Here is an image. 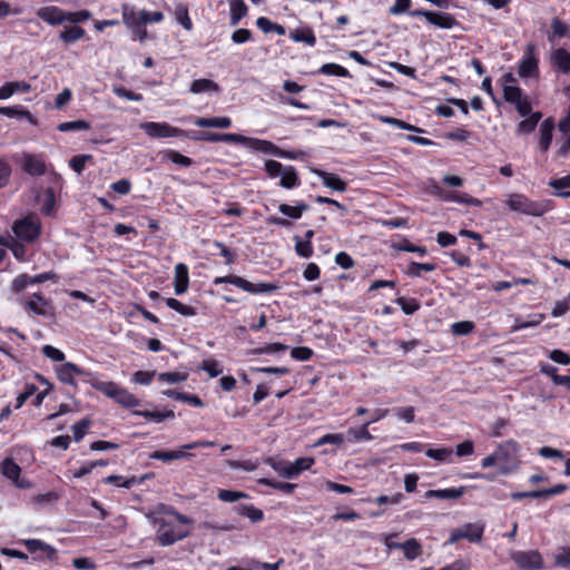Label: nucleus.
I'll list each match as a JSON object with an SVG mask.
<instances>
[{
	"label": "nucleus",
	"mask_w": 570,
	"mask_h": 570,
	"mask_svg": "<svg viewBox=\"0 0 570 570\" xmlns=\"http://www.w3.org/2000/svg\"><path fill=\"white\" fill-rule=\"evenodd\" d=\"M199 368L207 372L210 377H216L223 373L219 362L213 358L204 360Z\"/></svg>",
	"instance_id": "nucleus-56"
},
{
	"label": "nucleus",
	"mask_w": 570,
	"mask_h": 570,
	"mask_svg": "<svg viewBox=\"0 0 570 570\" xmlns=\"http://www.w3.org/2000/svg\"><path fill=\"white\" fill-rule=\"evenodd\" d=\"M0 472L1 474L14 482L21 475V468L14 462L12 458H6L0 463Z\"/></svg>",
	"instance_id": "nucleus-29"
},
{
	"label": "nucleus",
	"mask_w": 570,
	"mask_h": 570,
	"mask_svg": "<svg viewBox=\"0 0 570 570\" xmlns=\"http://www.w3.org/2000/svg\"><path fill=\"white\" fill-rule=\"evenodd\" d=\"M543 320H544L543 314H532L529 316L528 321L517 317L514 320V324L511 327V331L517 332V331H521V330H524L528 327L538 326L539 324H541L543 322Z\"/></svg>",
	"instance_id": "nucleus-41"
},
{
	"label": "nucleus",
	"mask_w": 570,
	"mask_h": 570,
	"mask_svg": "<svg viewBox=\"0 0 570 570\" xmlns=\"http://www.w3.org/2000/svg\"><path fill=\"white\" fill-rule=\"evenodd\" d=\"M550 61L553 69L564 75L570 73V52L564 48L554 49L551 52Z\"/></svg>",
	"instance_id": "nucleus-19"
},
{
	"label": "nucleus",
	"mask_w": 570,
	"mask_h": 570,
	"mask_svg": "<svg viewBox=\"0 0 570 570\" xmlns=\"http://www.w3.org/2000/svg\"><path fill=\"white\" fill-rule=\"evenodd\" d=\"M523 96V91L515 85H503V98L507 102H515Z\"/></svg>",
	"instance_id": "nucleus-57"
},
{
	"label": "nucleus",
	"mask_w": 570,
	"mask_h": 570,
	"mask_svg": "<svg viewBox=\"0 0 570 570\" xmlns=\"http://www.w3.org/2000/svg\"><path fill=\"white\" fill-rule=\"evenodd\" d=\"M188 284H189L188 267L185 264L179 263L175 266L174 286H175L176 295L184 294L188 288Z\"/></svg>",
	"instance_id": "nucleus-22"
},
{
	"label": "nucleus",
	"mask_w": 570,
	"mask_h": 570,
	"mask_svg": "<svg viewBox=\"0 0 570 570\" xmlns=\"http://www.w3.org/2000/svg\"><path fill=\"white\" fill-rule=\"evenodd\" d=\"M436 265L432 263H416L411 262L405 271V274L410 277H421L422 272L430 273L435 271Z\"/></svg>",
	"instance_id": "nucleus-42"
},
{
	"label": "nucleus",
	"mask_w": 570,
	"mask_h": 570,
	"mask_svg": "<svg viewBox=\"0 0 570 570\" xmlns=\"http://www.w3.org/2000/svg\"><path fill=\"white\" fill-rule=\"evenodd\" d=\"M92 160L91 155H77L69 160V166L77 173L81 174L86 167V163Z\"/></svg>",
	"instance_id": "nucleus-61"
},
{
	"label": "nucleus",
	"mask_w": 570,
	"mask_h": 570,
	"mask_svg": "<svg viewBox=\"0 0 570 570\" xmlns=\"http://www.w3.org/2000/svg\"><path fill=\"white\" fill-rule=\"evenodd\" d=\"M166 305L183 316H195L197 314V311L195 307H193L190 305H186V304L181 303L180 301L173 298V297L166 298Z\"/></svg>",
	"instance_id": "nucleus-44"
},
{
	"label": "nucleus",
	"mask_w": 570,
	"mask_h": 570,
	"mask_svg": "<svg viewBox=\"0 0 570 570\" xmlns=\"http://www.w3.org/2000/svg\"><path fill=\"white\" fill-rule=\"evenodd\" d=\"M474 330V323L471 321L455 322L451 325V331L454 335H468Z\"/></svg>",
	"instance_id": "nucleus-60"
},
{
	"label": "nucleus",
	"mask_w": 570,
	"mask_h": 570,
	"mask_svg": "<svg viewBox=\"0 0 570 570\" xmlns=\"http://www.w3.org/2000/svg\"><path fill=\"white\" fill-rule=\"evenodd\" d=\"M396 303L406 315L414 314L420 308V303L415 298L399 297Z\"/></svg>",
	"instance_id": "nucleus-59"
},
{
	"label": "nucleus",
	"mask_w": 570,
	"mask_h": 570,
	"mask_svg": "<svg viewBox=\"0 0 570 570\" xmlns=\"http://www.w3.org/2000/svg\"><path fill=\"white\" fill-rule=\"evenodd\" d=\"M541 118H542V112H540V111H535V112L531 114L530 116H527L525 119L521 120L518 124L517 131L519 134L532 132L535 129V127Z\"/></svg>",
	"instance_id": "nucleus-39"
},
{
	"label": "nucleus",
	"mask_w": 570,
	"mask_h": 570,
	"mask_svg": "<svg viewBox=\"0 0 570 570\" xmlns=\"http://www.w3.org/2000/svg\"><path fill=\"white\" fill-rule=\"evenodd\" d=\"M191 456L190 453L187 452L185 449L180 450H171V451H154L149 454V459L151 460H159L163 462H170L174 460H180L185 458Z\"/></svg>",
	"instance_id": "nucleus-26"
},
{
	"label": "nucleus",
	"mask_w": 570,
	"mask_h": 570,
	"mask_svg": "<svg viewBox=\"0 0 570 570\" xmlns=\"http://www.w3.org/2000/svg\"><path fill=\"white\" fill-rule=\"evenodd\" d=\"M257 482L262 485L272 487V488H274L278 491H282L286 494H292L294 492L295 488L297 487L294 483L279 482V481H275V480H272L268 478H261V479H258Z\"/></svg>",
	"instance_id": "nucleus-46"
},
{
	"label": "nucleus",
	"mask_w": 570,
	"mask_h": 570,
	"mask_svg": "<svg viewBox=\"0 0 570 570\" xmlns=\"http://www.w3.org/2000/svg\"><path fill=\"white\" fill-rule=\"evenodd\" d=\"M520 444L514 440L500 443L495 450L499 462V473L508 475L519 469Z\"/></svg>",
	"instance_id": "nucleus-3"
},
{
	"label": "nucleus",
	"mask_w": 570,
	"mask_h": 570,
	"mask_svg": "<svg viewBox=\"0 0 570 570\" xmlns=\"http://www.w3.org/2000/svg\"><path fill=\"white\" fill-rule=\"evenodd\" d=\"M268 465L272 466L281 476L287 479V472L291 471L289 462L285 460H276L274 458H268L265 461Z\"/></svg>",
	"instance_id": "nucleus-58"
},
{
	"label": "nucleus",
	"mask_w": 570,
	"mask_h": 570,
	"mask_svg": "<svg viewBox=\"0 0 570 570\" xmlns=\"http://www.w3.org/2000/svg\"><path fill=\"white\" fill-rule=\"evenodd\" d=\"M453 450L451 448L428 449L425 455L439 462H451Z\"/></svg>",
	"instance_id": "nucleus-47"
},
{
	"label": "nucleus",
	"mask_w": 570,
	"mask_h": 570,
	"mask_svg": "<svg viewBox=\"0 0 570 570\" xmlns=\"http://www.w3.org/2000/svg\"><path fill=\"white\" fill-rule=\"evenodd\" d=\"M139 127L151 138L179 137L184 134L181 129L173 127L167 122L146 121L141 122Z\"/></svg>",
	"instance_id": "nucleus-11"
},
{
	"label": "nucleus",
	"mask_w": 570,
	"mask_h": 570,
	"mask_svg": "<svg viewBox=\"0 0 570 570\" xmlns=\"http://www.w3.org/2000/svg\"><path fill=\"white\" fill-rule=\"evenodd\" d=\"M511 560L521 570H540L543 567V559L537 550L513 551Z\"/></svg>",
	"instance_id": "nucleus-10"
},
{
	"label": "nucleus",
	"mask_w": 570,
	"mask_h": 570,
	"mask_svg": "<svg viewBox=\"0 0 570 570\" xmlns=\"http://www.w3.org/2000/svg\"><path fill=\"white\" fill-rule=\"evenodd\" d=\"M214 285L232 284L236 287L249 293V294H262L272 293L278 289V285L274 283H257L254 284L238 275L219 276L213 281Z\"/></svg>",
	"instance_id": "nucleus-4"
},
{
	"label": "nucleus",
	"mask_w": 570,
	"mask_h": 570,
	"mask_svg": "<svg viewBox=\"0 0 570 570\" xmlns=\"http://www.w3.org/2000/svg\"><path fill=\"white\" fill-rule=\"evenodd\" d=\"M483 531L484 525L480 523H465L462 527L451 530L450 538L445 544H454L462 539L470 542H479L482 539Z\"/></svg>",
	"instance_id": "nucleus-6"
},
{
	"label": "nucleus",
	"mask_w": 570,
	"mask_h": 570,
	"mask_svg": "<svg viewBox=\"0 0 570 570\" xmlns=\"http://www.w3.org/2000/svg\"><path fill=\"white\" fill-rule=\"evenodd\" d=\"M12 230L16 236L24 242L35 240L40 234V223L36 216H27L17 220Z\"/></svg>",
	"instance_id": "nucleus-7"
},
{
	"label": "nucleus",
	"mask_w": 570,
	"mask_h": 570,
	"mask_svg": "<svg viewBox=\"0 0 570 570\" xmlns=\"http://www.w3.org/2000/svg\"><path fill=\"white\" fill-rule=\"evenodd\" d=\"M217 498L223 502H236L240 499L248 498V494L243 491L225 490L222 489L217 493Z\"/></svg>",
	"instance_id": "nucleus-54"
},
{
	"label": "nucleus",
	"mask_w": 570,
	"mask_h": 570,
	"mask_svg": "<svg viewBox=\"0 0 570 570\" xmlns=\"http://www.w3.org/2000/svg\"><path fill=\"white\" fill-rule=\"evenodd\" d=\"M548 185L554 189V195L562 198L570 197V174L560 178L550 179Z\"/></svg>",
	"instance_id": "nucleus-32"
},
{
	"label": "nucleus",
	"mask_w": 570,
	"mask_h": 570,
	"mask_svg": "<svg viewBox=\"0 0 570 570\" xmlns=\"http://www.w3.org/2000/svg\"><path fill=\"white\" fill-rule=\"evenodd\" d=\"M412 17H424L426 21L441 29H451L459 24L454 16L446 12H435L423 9H417L409 12Z\"/></svg>",
	"instance_id": "nucleus-9"
},
{
	"label": "nucleus",
	"mask_w": 570,
	"mask_h": 570,
	"mask_svg": "<svg viewBox=\"0 0 570 570\" xmlns=\"http://www.w3.org/2000/svg\"><path fill=\"white\" fill-rule=\"evenodd\" d=\"M247 14V6L243 0H232L230 2V24L236 26L239 20Z\"/></svg>",
	"instance_id": "nucleus-43"
},
{
	"label": "nucleus",
	"mask_w": 570,
	"mask_h": 570,
	"mask_svg": "<svg viewBox=\"0 0 570 570\" xmlns=\"http://www.w3.org/2000/svg\"><path fill=\"white\" fill-rule=\"evenodd\" d=\"M86 36L85 29L78 26L66 27L59 35L60 40L65 43H73Z\"/></svg>",
	"instance_id": "nucleus-38"
},
{
	"label": "nucleus",
	"mask_w": 570,
	"mask_h": 570,
	"mask_svg": "<svg viewBox=\"0 0 570 570\" xmlns=\"http://www.w3.org/2000/svg\"><path fill=\"white\" fill-rule=\"evenodd\" d=\"M296 254L303 258H309L313 255L312 242L303 240L299 236L294 237Z\"/></svg>",
	"instance_id": "nucleus-53"
},
{
	"label": "nucleus",
	"mask_w": 570,
	"mask_h": 570,
	"mask_svg": "<svg viewBox=\"0 0 570 570\" xmlns=\"http://www.w3.org/2000/svg\"><path fill=\"white\" fill-rule=\"evenodd\" d=\"M395 548L402 549L403 552H404V557L407 560H414V559H416L422 553V546L414 538L409 539V540H406L403 543L396 544Z\"/></svg>",
	"instance_id": "nucleus-31"
},
{
	"label": "nucleus",
	"mask_w": 570,
	"mask_h": 570,
	"mask_svg": "<svg viewBox=\"0 0 570 570\" xmlns=\"http://www.w3.org/2000/svg\"><path fill=\"white\" fill-rule=\"evenodd\" d=\"M434 194L436 196H439L442 200H445V202H453V203L463 204L466 206H474V207L482 206V202L480 199L474 198L466 193L444 190V189L435 186Z\"/></svg>",
	"instance_id": "nucleus-13"
},
{
	"label": "nucleus",
	"mask_w": 570,
	"mask_h": 570,
	"mask_svg": "<svg viewBox=\"0 0 570 570\" xmlns=\"http://www.w3.org/2000/svg\"><path fill=\"white\" fill-rule=\"evenodd\" d=\"M518 73L521 78H537L539 76V59L534 43H528L520 60Z\"/></svg>",
	"instance_id": "nucleus-5"
},
{
	"label": "nucleus",
	"mask_w": 570,
	"mask_h": 570,
	"mask_svg": "<svg viewBox=\"0 0 570 570\" xmlns=\"http://www.w3.org/2000/svg\"><path fill=\"white\" fill-rule=\"evenodd\" d=\"M307 209L308 205L305 202H297L295 206L288 204H281L278 206L279 213L292 219L301 218L303 213L306 212Z\"/></svg>",
	"instance_id": "nucleus-33"
},
{
	"label": "nucleus",
	"mask_w": 570,
	"mask_h": 570,
	"mask_svg": "<svg viewBox=\"0 0 570 570\" xmlns=\"http://www.w3.org/2000/svg\"><path fill=\"white\" fill-rule=\"evenodd\" d=\"M289 37L295 42H304L311 47L315 46L316 43L314 31L308 27L293 30Z\"/></svg>",
	"instance_id": "nucleus-35"
},
{
	"label": "nucleus",
	"mask_w": 570,
	"mask_h": 570,
	"mask_svg": "<svg viewBox=\"0 0 570 570\" xmlns=\"http://www.w3.org/2000/svg\"><path fill=\"white\" fill-rule=\"evenodd\" d=\"M194 124L200 128H229L232 126V120L229 117H197L194 120Z\"/></svg>",
	"instance_id": "nucleus-25"
},
{
	"label": "nucleus",
	"mask_w": 570,
	"mask_h": 570,
	"mask_svg": "<svg viewBox=\"0 0 570 570\" xmlns=\"http://www.w3.org/2000/svg\"><path fill=\"white\" fill-rule=\"evenodd\" d=\"M248 147L264 153L276 156L278 147L274 145L272 141L257 139V138H248Z\"/></svg>",
	"instance_id": "nucleus-40"
},
{
	"label": "nucleus",
	"mask_w": 570,
	"mask_h": 570,
	"mask_svg": "<svg viewBox=\"0 0 570 570\" xmlns=\"http://www.w3.org/2000/svg\"><path fill=\"white\" fill-rule=\"evenodd\" d=\"M56 278L57 275L53 272H45L33 276L28 274H20L12 281L11 289L18 294L23 292L29 285L40 284L47 281H53Z\"/></svg>",
	"instance_id": "nucleus-12"
},
{
	"label": "nucleus",
	"mask_w": 570,
	"mask_h": 570,
	"mask_svg": "<svg viewBox=\"0 0 570 570\" xmlns=\"http://www.w3.org/2000/svg\"><path fill=\"white\" fill-rule=\"evenodd\" d=\"M23 544L28 552L31 554H37V558L39 559H47L50 561L57 559V550L39 539L24 540Z\"/></svg>",
	"instance_id": "nucleus-14"
},
{
	"label": "nucleus",
	"mask_w": 570,
	"mask_h": 570,
	"mask_svg": "<svg viewBox=\"0 0 570 570\" xmlns=\"http://www.w3.org/2000/svg\"><path fill=\"white\" fill-rule=\"evenodd\" d=\"M554 120L552 117L544 119L540 125L539 148L541 151H548L553 138Z\"/></svg>",
	"instance_id": "nucleus-21"
},
{
	"label": "nucleus",
	"mask_w": 570,
	"mask_h": 570,
	"mask_svg": "<svg viewBox=\"0 0 570 570\" xmlns=\"http://www.w3.org/2000/svg\"><path fill=\"white\" fill-rule=\"evenodd\" d=\"M91 386L126 409L139 405V400L132 393L112 381L95 380L91 381Z\"/></svg>",
	"instance_id": "nucleus-2"
},
{
	"label": "nucleus",
	"mask_w": 570,
	"mask_h": 570,
	"mask_svg": "<svg viewBox=\"0 0 570 570\" xmlns=\"http://www.w3.org/2000/svg\"><path fill=\"white\" fill-rule=\"evenodd\" d=\"M318 71L326 76L350 77L348 70L337 63H325Z\"/></svg>",
	"instance_id": "nucleus-51"
},
{
	"label": "nucleus",
	"mask_w": 570,
	"mask_h": 570,
	"mask_svg": "<svg viewBox=\"0 0 570 570\" xmlns=\"http://www.w3.org/2000/svg\"><path fill=\"white\" fill-rule=\"evenodd\" d=\"M57 129L61 132L89 130L90 124L86 120L79 119L73 121L60 122Z\"/></svg>",
	"instance_id": "nucleus-48"
},
{
	"label": "nucleus",
	"mask_w": 570,
	"mask_h": 570,
	"mask_svg": "<svg viewBox=\"0 0 570 570\" xmlns=\"http://www.w3.org/2000/svg\"><path fill=\"white\" fill-rule=\"evenodd\" d=\"M57 375L62 383L75 385L73 377L76 375L87 376L90 373L71 362H67L57 368Z\"/></svg>",
	"instance_id": "nucleus-18"
},
{
	"label": "nucleus",
	"mask_w": 570,
	"mask_h": 570,
	"mask_svg": "<svg viewBox=\"0 0 570 570\" xmlns=\"http://www.w3.org/2000/svg\"><path fill=\"white\" fill-rule=\"evenodd\" d=\"M465 487L460 488H451V489H440V490H429L425 492L426 499H441V500H456L464 494Z\"/></svg>",
	"instance_id": "nucleus-24"
},
{
	"label": "nucleus",
	"mask_w": 570,
	"mask_h": 570,
	"mask_svg": "<svg viewBox=\"0 0 570 570\" xmlns=\"http://www.w3.org/2000/svg\"><path fill=\"white\" fill-rule=\"evenodd\" d=\"M106 484H115L119 488L130 489L132 485L137 483V480L135 476H131L129 479H125L121 475H109L102 480Z\"/></svg>",
	"instance_id": "nucleus-52"
},
{
	"label": "nucleus",
	"mask_w": 570,
	"mask_h": 570,
	"mask_svg": "<svg viewBox=\"0 0 570 570\" xmlns=\"http://www.w3.org/2000/svg\"><path fill=\"white\" fill-rule=\"evenodd\" d=\"M314 462L315 460L312 456H303L298 458L294 462H289L291 471L287 472V479L297 478L302 472L309 470Z\"/></svg>",
	"instance_id": "nucleus-27"
},
{
	"label": "nucleus",
	"mask_w": 570,
	"mask_h": 570,
	"mask_svg": "<svg viewBox=\"0 0 570 570\" xmlns=\"http://www.w3.org/2000/svg\"><path fill=\"white\" fill-rule=\"evenodd\" d=\"M284 166L276 160L268 159L265 161V171L271 178H275L282 175Z\"/></svg>",
	"instance_id": "nucleus-64"
},
{
	"label": "nucleus",
	"mask_w": 570,
	"mask_h": 570,
	"mask_svg": "<svg viewBox=\"0 0 570 570\" xmlns=\"http://www.w3.org/2000/svg\"><path fill=\"white\" fill-rule=\"evenodd\" d=\"M371 425V422H365L361 428L358 429H348L346 432V439L350 442H360V441H371L373 436L368 432V426Z\"/></svg>",
	"instance_id": "nucleus-37"
},
{
	"label": "nucleus",
	"mask_w": 570,
	"mask_h": 570,
	"mask_svg": "<svg viewBox=\"0 0 570 570\" xmlns=\"http://www.w3.org/2000/svg\"><path fill=\"white\" fill-rule=\"evenodd\" d=\"M0 114L9 118H32L31 112L21 106L0 107Z\"/></svg>",
	"instance_id": "nucleus-50"
},
{
	"label": "nucleus",
	"mask_w": 570,
	"mask_h": 570,
	"mask_svg": "<svg viewBox=\"0 0 570 570\" xmlns=\"http://www.w3.org/2000/svg\"><path fill=\"white\" fill-rule=\"evenodd\" d=\"M31 85L26 81H9L0 87V100L10 98L17 92H29Z\"/></svg>",
	"instance_id": "nucleus-23"
},
{
	"label": "nucleus",
	"mask_w": 570,
	"mask_h": 570,
	"mask_svg": "<svg viewBox=\"0 0 570 570\" xmlns=\"http://www.w3.org/2000/svg\"><path fill=\"white\" fill-rule=\"evenodd\" d=\"M312 171L322 179L326 187L341 193L347 189L346 181H344L338 175L327 173L322 169H313Z\"/></svg>",
	"instance_id": "nucleus-20"
},
{
	"label": "nucleus",
	"mask_w": 570,
	"mask_h": 570,
	"mask_svg": "<svg viewBox=\"0 0 570 570\" xmlns=\"http://www.w3.org/2000/svg\"><path fill=\"white\" fill-rule=\"evenodd\" d=\"M188 535V531H184L177 529L175 527H169L167 523H163L158 530V541L161 546H170L175 542L186 538Z\"/></svg>",
	"instance_id": "nucleus-16"
},
{
	"label": "nucleus",
	"mask_w": 570,
	"mask_h": 570,
	"mask_svg": "<svg viewBox=\"0 0 570 570\" xmlns=\"http://www.w3.org/2000/svg\"><path fill=\"white\" fill-rule=\"evenodd\" d=\"M158 380L161 382L175 384L187 380V374L180 372H165L158 375Z\"/></svg>",
	"instance_id": "nucleus-63"
},
{
	"label": "nucleus",
	"mask_w": 570,
	"mask_h": 570,
	"mask_svg": "<svg viewBox=\"0 0 570 570\" xmlns=\"http://www.w3.org/2000/svg\"><path fill=\"white\" fill-rule=\"evenodd\" d=\"M36 14L50 26L62 24L67 19V11L57 6L41 7L37 10Z\"/></svg>",
	"instance_id": "nucleus-15"
},
{
	"label": "nucleus",
	"mask_w": 570,
	"mask_h": 570,
	"mask_svg": "<svg viewBox=\"0 0 570 570\" xmlns=\"http://www.w3.org/2000/svg\"><path fill=\"white\" fill-rule=\"evenodd\" d=\"M122 22L128 29H132L140 24V13H137L135 8L130 4L124 3L121 6Z\"/></svg>",
	"instance_id": "nucleus-34"
},
{
	"label": "nucleus",
	"mask_w": 570,
	"mask_h": 570,
	"mask_svg": "<svg viewBox=\"0 0 570 570\" xmlns=\"http://www.w3.org/2000/svg\"><path fill=\"white\" fill-rule=\"evenodd\" d=\"M175 18L183 26L184 29L190 31L193 29V22L189 18L188 9L184 4H177L175 8Z\"/></svg>",
	"instance_id": "nucleus-49"
},
{
	"label": "nucleus",
	"mask_w": 570,
	"mask_h": 570,
	"mask_svg": "<svg viewBox=\"0 0 570 570\" xmlns=\"http://www.w3.org/2000/svg\"><path fill=\"white\" fill-rule=\"evenodd\" d=\"M22 169L30 176H42L46 170L45 160L37 155L24 154L21 160Z\"/></svg>",
	"instance_id": "nucleus-17"
},
{
	"label": "nucleus",
	"mask_w": 570,
	"mask_h": 570,
	"mask_svg": "<svg viewBox=\"0 0 570 570\" xmlns=\"http://www.w3.org/2000/svg\"><path fill=\"white\" fill-rule=\"evenodd\" d=\"M281 176L279 185L284 188L291 189L301 184L297 171L293 166H286Z\"/></svg>",
	"instance_id": "nucleus-36"
},
{
	"label": "nucleus",
	"mask_w": 570,
	"mask_h": 570,
	"mask_svg": "<svg viewBox=\"0 0 570 570\" xmlns=\"http://www.w3.org/2000/svg\"><path fill=\"white\" fill-rule=\"evenodd\" d=\"M190 92L204 94V92H220V87L217 82L210 79H196L190 85Z\"/></svg>",
	"instance_id": "nucleus-28"
},
{
	"label": "nucleus",
	"mask_w": 570,
	"mask_h": 570,
	"mask_svg": "<svg viewBox=\"0 0 570 570\" xmlns=\"http://www.w3.org/2000/svg\"><path fill=\"white\" fill-rule=\"evenodd\" d=\"M507 205L513 212L521 214L540 217L552 209V202L549 199L531 200L522 194H511L507 199Z\"/></svg>",
	"instance_id": "nucleus-1"
},
{
	"label": "nucleus",
	"mask_w": 570,
	"mask_h": 570,
	"mask_svg": "<svg viewBox=\"0 0 570 570\" xmlns=\"http://www.w3.org/2000/svg\"><path fill=\"white\" fill-rule=\"evenodd\" d=\"M163 393L173 400L181 401L196 407L203 406V401L196 394L183 393L176 390H165Z\"/></svg>",
	"instance_id": "nucleus-30"
},
{
	"label": "nucleus",
	"mask_w": 570,
	"mask_h": 570,
	"mask_svg": "<svg viewBox=\"0 0 570 570\" xmlns=\"http://www.w3.org/2000/svg\"><path fill=\"white\" fill-rule=\"evenodd\" d=\"M23 308L35 315L52 317L55 306L51 299L46 298L41 293H33L29 299L21 302Z\"/></svg>",
	"instance_id": "nucleus-8"
},
{
	"label": "nucleus",
	"mask_w": 570,
	"mask_h": 570,
	"mask_svg": "<svg viewBox=\"0 0 570 570\" xmlns=\"http://www.w3.org/2000/svg\"><path fill=\"white\" fill-rule=\"evenodd\" d=\"M90 423L91 422L89 419H82L81 421L71 426L73 431L75 441L79 442L85 436L90 426Z\"/></svg>",
	"instance_id": "nucleus-62"
},
{
	"label": "nucleus",
	"mask_w": 570,
	"mask_h": 570,
	"mask_svg": "<svg viewBox=\"0 0 570 570\" xmlns=\"http://www.w3.org/2000/svg\"><path fill=\"white\" fill-rule=\"evenodd\" d=\"M135 414L139 415V416H142L145 419L151 420V421L157 422V423H160V422H163L166 419H174L175 417V413L171 410H167V411H164V412L145 410V411H136Z\"/></svg>",
	"instance_id": "nucleus-45"
},
{
	"label": "nucleus",
	"mask_w": 570,
	"mask_h": 570,
	"mask_svg": "<svg viewBox=\"0 0 570 570\" xmlns=\"http://www.w3.org/2000/svg\"><path fill=\"white\" fill-rule=\"evenodd\" d=\"M164 156L174 164L183 167H189L193 164V160L189 157L173 149L165 150Z\"/></svg>",
	"instance_id": "nucleus-55"
}]
</instances>
